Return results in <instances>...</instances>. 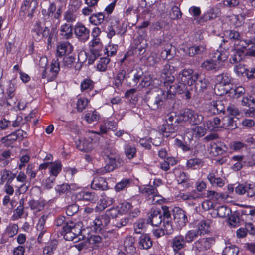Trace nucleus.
<instances>
[{
  "label": "nucleus",
  "instance_id": "obj_30",
  "mask_svg": "<svg viewBox=\"0 0 255 255\" xmlns=\"http://www.w3.org/2000/svg\"><path fill=\"white\" fill-rule=\"evenodd\" d=\"M159 45H166L164 50L161 52V57L166 60H169L173 57V55L171 53L172 45L170 43L166 42L165 40L162 39H157V43Z\"/></svg>",
  "mask_w": 255,
  "mask_h": 255
},
{
  "label": "nucleus",
  "instance_id": "obj_1",
  "mask_svg": "<svg viewBox=\"0 0 255 255\" xmlns=\"http://www.w3.org/2000/svg\"><path fill=\"white\" fill-rule=\"evenodd\" d=\"M190 90L187 84L179 83L170 86V89L167 91L160 90L154 92L147 91L144 97V101L152 110L170 109L174 107L175 103V94H184L186 99L191 98Z\"/></svg>",
  "mask_w": 255,
  "mask_h": 255
},
{
  "label": "nucleus",
  "instance_id": "obj_33",
  "mask_svg": "<svg viewBox=\"0 0 255 255\" xmlns=\"http://www.w3.org/2000/svg\"><path fill=\"white\" fill-rule=\"evenodd\" d=\"M207 178L213 186L222 187L225 184L224 180L220 177H217L213 172H210Z\"/></svg>",
  "mask_w": 255,
  "mask_h": 255
},
{
  "label": "nucleus",
  "instance_id": "obj_51",
  "mask_svg": "<svg viewBox=\"0 0 255 255\" xmlns=\"http://www.w3.org/2000/svg\"><path fill=\"white\" fill-rule=\"evenodd\" d=\"M232 213L230 208L226 206H220L217 209V214L221 218H225Z\"/></svg>",
  "mask_w": 255,
  "mask_h": 255
},
{
  "label": "nucleus",
  "instance_id": "obj_63",
  "mask_svg": "<svg viewBox=\"0 0 255 255\" xmlns=\"http://www.w3.org/2000/svg\"><path fill=\"white\" fill-rule=\"evenodd\" d=\"M75 59V57L73 56H65L63 59V66L67 68H72Z\"/></svg>",
  "mask_w": 255,
  "mask_h": 255
},
{
  "label": "nucleus",
  "instance_id": "obj_28",
  "mask_svg": "<svg viewBox=\"0 0 255 255\" xmlns=\"http://www.w3.org/2000/svg\"><path fill=\"white\" fill-rule=\"evenodd\" d=\"M210 147L212 152L215 155L223 154L228 149L226 145L221 141L212 142L210 143Z\"/></svg>",
  "mask_w": 255,
  "mask_h": 255
},
{
  "label": "nucleus",
  "instance_id": "obj_24",
  "mask_svg": "<svg viewBox=\"0 0 255 255\" xmlns=\"http://www.w3.org/2000/svg\"><path fill=\"white\" fill-rule=\"evenodd\" d=\"M209 111L214 115L224 113L225 107L222 100L213 101L209 105Z\"/></svg>",
  "mask_w": 255,
  "mask_h": 255
},
{
  "label": "nucleus",
  "instance_id": "obj_40",
  "mask_svg": "<svg viewBox=\"0 0 255 255\" xmlns=\"http://www.w3.org/2000/svg\"><path fill=\"white\" fill-rule=\"evenodd\" d=\"M101 119L100 113L96 110L88 111L84 116V119L88 123L97 122Z\"/></svg>",
  "mask_w": 255,
  "mask_h": 255
},
{
  "label": "nucleus",
  "instance_id": "obj_58",
  "mask_svg": "<svg viewBox=\"0 0 255 255\" xmlns=\"http://www.w3.org/2000/svg\"><path fill=\"white\" fill-rule=\"evenodd\" d=\"M188 180V175L186 173L183 171L180 172L179 175L177 177V182L179 184L183 185V186L187 188L189 186Z\"/></svg>",
  "mask_w": 255,
  "mask_h": 255
},
{
  "label": "nucleus",
  "instance_id": "obj_57",
  "mask_svg": "<svg viewBox=\"0 0 255 255\" xmlns=\"http://www.w3.org/2000/svg\"><path fill=\"white\" fill-rule=\"evenodd\" d=\"M89 103V100L85 98H79L77 102L76 108L77 111L82 112L84 109H86Z\"/></svg>",
  "mask_w": 255,
  "mask_h": 255
},
{
  "label": "nucleus",
  "instance_id": "obj_12",
  "mask_svg": "<svg viewBox=\"0 0 255 255\" xmlns=\"http://www.w3.org/2000/svg\"><path fill=\"white\" fill-rule=\"evenodd\" d=\"M74 32L76 37L80 42H85L90 37V30L81 22H77L75 25Z\"/></svg>",
  "mask_w": 255,
  "mask_h": 255
},
{
  "label": "nucleus",
  "instance_id": "obj_7",
  "mask_svg": "<svg viewBox=\"0 0 255 255\" xmlns=\"http://www.w3.org/2000/svg\"><path fill=\"white\" fill-rule=\"evenodd\" d=\"M170 211L173 217L172 221H174L176 227L181 229L185 227L188 221L186 212L179 207L170 208Z\"/></svg>",
  "mask_w": 255,
  "mask_h": 255
},
{
  "label": "nucleus",
  "instance_id": "obj_50",
  "mask_svg": "<svg viewBox=\"0 0 255 255\" xmlns=\"http://www.w3.org/2000/svg\"><path fill=\"white\" fill-rule=\"evenodd\" d=\"M94 87V82L91 79L88 78L84 79L80 84V88L82 92L92 90Z\"/></svg>",
  "mask_w": 255,
  "mask_h": 255
},
{
  "label": "nucleus",
  "instance_id": "obj_25",
  "mask_svg": "<svg viewBox=\"0 0 255 255\" xmlns=\"http://www.w3.org/2000/svg\"><path fill=\"white\" fill-rule=\"evenodd\" d=\"M217 9L209 7V9L204 13V14L200 17L199 23L202 24L208 21H211L215 19L218 16Z\"/></svg>",
  "mask_w": 255,
  "mask_h": 255
},
{
  "label": "nucleus",
  "instance_id": "obj_39",
  "mask_svg": "<svg viewBox=\"0 0 255 255\" xmlns=\"http://www.w3.org/2000/svg\"><path fill=\"white\" fill-rule=\"evenodd\" d=\"M201 67L207 71L213 72L218 71L220 68V66L218 65L217 63L211 59L204 61L201 64Z\"/></svg>",
  "mask_w": 255,
  "mask_h": 255
},
{
  "label": "nucleus",
  "instance_id": "obj_6",
  "mask_svg": "<svg viewBox=\"0 0 255 255\" xmlns=\"http://www.w3.org/2000/svg\"><path fill=\"white\" fill-rule=\"evenodd\" d=\"M32 32L35 33L33 36L38 41L41 40L42 39L47 38L48 45H50L51 44L52 40L55 34L54 30L52 29L50 30L47 27H42L41 26V22L38 20L34 25Z\"/></svg>",
  "mask_w": 255,
  "mask_h": 255
},
{
  "label": "nucleus",
  "instance_id": "obj_61",
  "mask_svg": "<svg viewBox=\"0 0 255 255\" xmlns=\"http://www.w3.org/2000/svg\"><path fill=\"white\" fill-rule=\"evenodd\" d=\"M138 143L141 146L145 149L150 150L151 148V143H152V138L148 137L142 138L139 140Z\"/></svg>",
  "mask_w": 255,
  "mask_h": 255
},
{
  "label": "nucleus",
  "instance_id": "obj_59",
  "mask_svg": "<svg viewBox=\"0 0 255 255\" xmlns=\"http://www.w3.org/2000/svg\"><path fill=\"white\" fill-rule=\"evenodd\" d=\"M18 231V226L17 224H9L6 229V233L9 237L12 238L16 235Z\"/></svg>",
  "mask_w": 255,
  "mask_h": 255
},
{
  "label": "nucleus",
  "instance_id": "obj_35",
  "mask_svg": "<svg viewBox=\"0 0 255 255\" xmlns=\"http://www.w3.org/2000/svg\"><path fill=\"white\" fill-rule=\"evenodd\" d=\"M105 18V15L104 12H97L91 14L89 17V21L92 24L97 26L103 24Z\"/></svg>",
  "mask_w": 255,
  "mask_h": 255
},
{
  "label": "nucleus",
  "instance_id": "obj_53",
  "mask_svg": "<svg viewBox=\"0 0 255 255\" xmlns=\"http://www.w3.org/2000/svg\"><path fill=\"white\" fill-rule=\"evenodd\" d=\"M210 220H201L198 224V229L196 231H199L200 235L204 234L208 231L210 223Z\"/></svg>",
  "mask_w": 255,
  "mask_h": 255
},
{
  "label": "nucleus",
  "instance_id": "obj_43",
  "mask_svg": "<svg viewBox=\"0 0 255 255\" xmlns=\"http://www.w3.org/2000/svg\"><path fill=\"white\" fill-rule=\"evenodd\" d=\"M203 165L202 160L198 158H192L187 160L186 167L188 169L193 170L197 169L202 167Z\"/></svg>",
  "mask_w": 255,
  "mask_h": 255
},
{
  "label": "nucleus",
  "instance_id": "obj_5",
  "mask_svg": "<svg viewBox=\"0 0 255 255\" xmlns=\"http://www.w3.org/2000/svg\"><path fill=\"white\" fill-rule=\"evenodd\" d=\"M178 70L177 66H174L172 62L166 64L161 72V78L164 86L167 89H170V86H173L175 78L173 73Z\"/></svg>",
  "mask_w": 255,
  "mask_h": 255
},
{
  "label": "nucleus",
  "instance_id": "obj_27",
  "mask_svg": "<svg viewBox=\"0 0 255 255\" xmlns=\"http://www.w3.org/2000/svg\"><path fill=\"white\" fill-rule=\"evenodd\" d=\"M74 27L69 23H64L60 26L59 29L60 35L65 39H69L73 37Z\"/></svg>",
  "mask_w": 255,
  "mask_h": 255
},
{
  "label": "nucleus",
  "instance_id": "obj_19",
  "mask_svg": "<svg viewBox=\"0 0 255 255\" xmlns=\"http://www.w3.org/2000/svg\"><path fill=\"white\" fill-rule=\"evenodd\" d=\"M153 245V241L149 234L143 233L138 239L137 248L140 250H148Z\"/></svg>",
  "mask_w": 255,
  "mask_h": 255
},
{
  "label": "nucleus",
  "instance_id": "obj_20",
  "mask_svg": "<svg viewBox=\"0 0 255 255\" xmlns=\"http://www.w3.org/2000/svg\"><path fill=\"white\" fill-rule=\"evenodd\" d=\"M73 50V47L69 42L61 43L57 46L56 56L57 57H62L65 55L70 54Z\"/></svg>",
  "mask_w": 255,
  "mask_h": 255
},
{
  "label": "nucleus",
  "instance_id": "obj_16",
  "mask_svg": "<svg viewBox=\"0 0 255 255\" xmlns=\"http://www.w3.org/2000/svg\"><path fill=\"white\" fill-rule=\"evenodd\" d=\"M129 72H128L122 65L119 72L113 77V83L115 86L116 88L120 87L122 85L124 80H125L126 84L128 85V80L129 78Z\"/></svg>",
  "mask_w": 255,
  "mask_h": 255
},
{
  "label": "nucleus",
  "instance_id": "obj_38",
  "mask_svg": "<svg viewBox=\"0 0 255 255\" xmlns=\"http://www.w3.org/2000/svg\"><path fill=\"white\" fill-rule=\"evenodd\" d=\"M131 179L129 178H123L121 181L117 182L114 187V189L116 192H119L126 190L129 187L131 183Z\"/></svg>",
  "mask_w": 255,
  "mask_h": 255
},
{
  "label": "nucleus",
  "instance_id": "obj_26",
  "mask_svg": "<svg viewBox=\"0 0 255 255\" xmlns=\"http://www.w3.org/2000/svg\"><path fill=\"white\" fill-rule=\"evenodd\" d=\"M93 139L90 138L84 137L78 140V143L77 144V148L79 150L88 152L92 149V143Z\"/></svg>",
  "mask_w": 255,
  "mask_h": 255
},
{
  "label": "nucleus",
  "instance_id": "obj_44",
  "mask_svg": "<svg viewBox=\"0 0 255 255\" xmlns=\"http://www.w3.org/2000/svg\"><path fill=\"white\" fill-rule=\"evenodd\" d=\"M85 230H82L79 224L74 223L73 227L72 228L71 232L73 233L77 240L75 241L77 242L80 240H83L85 237L84 235H82V232Z\"/></svg>",
  "mask_w": 255,
  "mask_h": 255
},
{
  "label": "nucleus",
  "instance_id": "obj_46",
  "mask_svg": "<svg viewBox=\"0 0 255 255\" xmlns=\"http://www.w3.org/2000/svg\"><path fill=\"white\" fill-rule=\"evenodd\" d=\"M140 192L146 196H152L153 197L157 195V190L156 188L152 185H146L143 188H140Z\"/></svg>",
  "mask_w": 255,
  "mask_h": 255
},
{
  "label": "nucleus",
  "instance_id": "obj_42",
  "mask_svg": "<svg viewBox=\"0 0 255 255\" xmlns=\"http://www.w3.org/2000/svg\"><path fill=\"white\" fill-rule=\"evenodd\" d=\"M130 73L133 74V78L132 81H129V79H128V85L129 87H134L137 84L142 78L143 72L141 70H132L130 71Z\"/></svg>",
  "mask_w": 255,
  "mask_h": 255
},
{
  "label": "nucleus",
  "instance_id": "obj_47",
  "mask_svg": "<svg viewBox=\"0 0 255 255\" xmlns=\"http://www.w3.org/2000/svg\"><path fill=\"white\" fill-rule=\"evenodd\" d=\"M50 167L49 172L51 175L57 177L62 170V165L60 161L53 162Z\"/></svg>",
  "mask_w": 255,
  "mask_h": 255
},
{
  "label": "nucleus",
  "instance_id": "obj_60",
  "mask_svg": "<svg viewBox=\"0 0 255 255\" xmlns=\"http://www.w3.org/2000/svg\"><path fill=\"white\" fill-rule=\"evenodd\" d=\"M238 118L235 117H230L227 116L224 119V120L227 121L226 127L228 128L235 129L238 127L237 125V121Z\"/></svg>",
  "mask_w": 255,
  "mask_h": 255
},
{
  "label": "nucleus",
  "instance_id": "obj_48",
  "mask_svg": "<svg viewBox=\"0 0 255 255\" xmlns=\"http://www.w3.org/2000/svg\"><path fill=\"white\" fill-rule=\"evenodd\" d=\"M15 177L16 174L12 173L11 171L5 169L3 170L1 181L4 182L5 180H7V183L11 184Z\"/></svg>",
  "mask_w": 255,
  "mask_h": 255
},
{
  "label": "nucleus",
  "instance_id": "obj_49",
  "mask_svg": "<svg viewBox=\"0 0 255 255\" xmlns=\"http://www.w3.org/2000/svg\"><path fill=\"white\" fill-rule=\"evenodd\" d=\"M200 231L196 230H191L188 231L184 238L187 243H190L196 239L200 235Z\"/></svg>",
  "mask_w": 255,
  "mask_h": 255
},
{
  "label": "nucleus",
  "instance_id": "obj_23",
  "mask_svg": "<svg viewBox=\"0 0 255 255\" xmlns=\"http://www.w3.org/2000/svg\"><path fill=\"white\" fill-rule=\"evenodd\" d=\"M186 242L182 235L175 236L171 241L172 247L175 252H178L186 247Z\"/></svg>",
  "mask_w": 255,
  "mask_h": 255
},
{
  "label": "nucleus",
  "instance_id": "obj_18",
  "mask_svg": "<svg viewBox=\"0 0 255 255\" xmlns=\"http://www.w3.org/2000/svg\"><path fill=\"white\" fill-rule=\"evenodd\" d=\"M206 45L204 44L197 45L193 44L192 46L187 47L184 49V52L189 57H193L196 55H201L205 52Z\"/></svg>",
  "mask_w": 255,
  "mask_h": 255
},
{
  "label": "nucleus",
  "instance_id": "obj_37",
  "mask_svg": "<svg viewBox=\"0 0 255 255\" xmlns=\"http://www.w3.org/2000/svg\"><path fill=\"white\" fill-rule=\"evenodd\" d=\"M124 152L126 156L129 160L136 156L137 149L134 145L128 143L124 145Z\"/></svg>",
  "mask_w": 255,
  "mask_h": 255
},
{
  "label": "nucleus",
  "instance_id": "obj_54",
  "mask_svg": "<svg viewBox=\"0 0 255 255\" xmlns=\"http://www.w3.org/2000/svg\"><path fill=\"white\" fill-rule=\"evenodd\" d=\"M174 145L176 147L181 149L184 152L190 151L192 149L190 144L177 138H176L174 140Z\"/></svg>",
  "mask_w": 255,
  "mask_h": 255
},
{
  "label": "nucleus",
  "instance_id": "obj_17",
  "mask_svg": "<svg viewBox=\"0 0 255 255\" xmlns=\"http://www.w3.org/2000/svg\"><path fill=\"white\" fill-rule=\"evenodd\" d=\"M117 210L114 208L110 209L106 213L98 216L96 218L100 224V226L104 230L107 229V226L110 222V216L113 218L117 217Z\"/></svg>",
  "mask_w": 255,
  "mask_h": 255
},
{
  "label": "nucleus",
  "instance_id": "obj_34",
  "mask_svg": "<svg viewBox=\"0 0 255 255\" xmlns=\"http://www.w3.org/2000/svg\"><path fill=\"white\" fill-rule=\"evenodd\" d=\"M228 57V54L226 51L213 52L211 54V59L216 63L219 64L220 62L226 61Z\"/></svg>",
  "mask_w": 255,
  "mask_h": 255
},
{
  "label": "nucleus",
  "instance_id": "obj_56",
  "mask_svg": "<svg viewBox=\"0 0 255 255\" xmlns=\"http://www.w3.org/2000/svg\"><path fill=\"white\" fill-rule=\"evenodd\" d=\"M16 89L15 80L13 79L10 80L7 89V99H12L14 96V92Z\"/></svg>",
  "mask_w": 255,
  "mask_h": 255
},
{
  "label": "nucleus",
  "instance_id": "obj_3",
  "mask_svg": "<svg viewBox=\"0 0 255 255\" xmlns=\"http://www.w3.org/2000/svg\"><path fill=\"white\" fill-rule=\"evenodd\" d=\"M180 124L177 116L167 115L166 123L159 128V131L163 137L174 138L177 131L178 124Z\"/></svg>",
  "mask_w": 255,
  "mask_h": 255
},
{
  "label": "nucleus",
  "instance_id": "obj_45",
  "mask_svg": "<svg viewBox=\"0 0 255 255\" xmlns=\"http://www.w3.org/2000/svg\"><path fill=\"white\" fill-rule=\"evenodd\" d=\"M118 20L112 21L110 23L107 27V30L105 31L107 34V37L111 39L116 34H117L116 28L118 27Z\"/></svg>",
  "mask_w": 255,
  "mask_h": 255
},
{
  "label": "nucleus",
  "instance_id": "obj_14",
  "mask_svg": "<svg viewBox=\"0 0 255 255\" xmlns=\"http://www.w3.org/2000/svg\"><path fill=\"white\" fill-rule=\"evenodd\" d=\"M99 197L95 192L83 190L75 195V199L78 201H85L95 203L98 200Z\"/></svg>",
  "mask_w": 255,
  "mask_h": 255
},
{
  "label": "nucleus",
  "instance_id": "obj_11",
  "mask_svg": "<svg viewBox=\"0 0 255 255\" xmlns=\"http://www.w3.org/2000/svg\"><path fill=\"white\" fill-rule=\"evenodd\" d=\"M197 77V79H195L194 84L195 92L197 94H199L205 90L210 89L211 86L209 78L205 75L198 73Z\"/></svg>",
  "mask_w": 255,
  "mask_h": 255
},
{
  "label": "nucleus",
  "instance_id": "obj_62",
  "mask_svg": "<svg viewBox=\"0 0 255 255\" xmlns=\"http://www.w3.org/2000/svg\"><path fill=\"white\" fill-rule=\"evenodd\" d=\"M76 15L73 13V9L69 8L64 14V19L67 23H72L76 20Z\"/></svg>",
  "mask_w": 255,
  "mask_h": 255
},
{
  "label": "nucleus",
  "instance_id": "obj_32",
  "mask_svg": "<svg viewBox=\"0 0 255 255\" xmlns=\"http://www.w3.org/2000/svg\"><path fill=\"white\" fill-rule=\"evenodd\" d=\"M135 238L132 236L127 237L124 242V247L125 251L128 253L133 254L136 252L135 247Z\"/></svg>",
  "mask_w": 255,
  "mask_h": 255
},
{
  "label": "nucleus",
  "instance_id": "obj_13",
  "mask_svg": "<svg viewBox=\"0 0 255 255\" xmlns=\"http://www.w3.org/2000/svg\"><path fill=\"white\" fill-rule=\"evenodd\" d=\"M215 81L216 84L215 86L214 90L217 94L219 92H221L223 89H226L223 88L220 90L219 88L222 86H225L230 84L233 81V78L230 74L228 73H223L216 76Z\"/></svg>",
  "mask_w": 255,
  "mask_h": 255
},
{
  "label": "nucleus",
  "instance_id": "obj_64",
  "mask_svg": "<svg viewBox=\"0 0 255 255\" xmlns=\"http://www.w3.org/2000/svg\"><path fill=\"white\" fill-rule=\"evenodd\" d=\"M245 15L244 14L234 15L232 20H234V24L235 27H240L244 23Z\"/></svg>",
  "mask_w": 255,
  "mask_h": 255
},
{
  "label": "nucleus",
  "instance_id": "obj_4",
  "mask_svg": "<svg viewBox=\"0 0 255 255\" xmlns=\"http://www.w3.org/2000/svg\"><path fill=\"white\" fill-rule=\"evenodd\" d=\"M180 124L183 122H188L193 125L201 124L204 120V117L190 109H185L176 115Z\"/></svg>",
  "mask_w": 255,
  "mask_h": 255
},
{
  "label": "nucleus",
  "instance_id": "obj_55",
  "mask_svg": "<svg viewBox=\"0 0 255 255\" xmlns=\"http://www.w3.org/2000/svg\"><path fill=\"white\" fill-rule=\"evenodd\" d=\"M110 61V59L108 56L101 58L97 65V70L101 72L105 71L107 68V65L109 63Z\"/></svg>",
  "mask_w": 255,
  "mask_h": 255
},
{
  "label": "nucleus",
  "instance_id": "obj_52",
  "mask_svg": "<svg viewBox=\"0 0 255 255\" xmlns=\"http://www.w3.org/2000/svg\"><path fill=\"white\" fill-rule=\"evenodd\" d=\"M239 249L235 245L226 247L223 251L222 255H238Z\"/></svg>",
  "mask_w": 255,
  "mask_h": 255
},
{
  "label": "nucleus",
  "instance_id": "obj_10",
  "mask_svg": "<svg viewBox=\"0 0 255 255\" xmlns=\"http://www.w3.org/2000/svg\"><path fill=\"white\" fill-rule=\"evenodd\" d=\"M214 242L213 238H201L192 245V250L196 253H204L209 250Z\"/></svg>",
  "mask_w": 255,
  "mask_h": 255
},
{
  "label": "nucleus",
  "instance_id": "obj_2",
  "mask_svg": "<svg viewBox=\"0 0 255 255\" xmlns=\"http://www.w3.org/2000/svg\"><path fill=\"white\" fill-rule=\"evenodd\" d=\"M147 223L152 226H158L162 223L163 225L172 224V218L170 208L166 205L162 206L160 208H152L148 212Z\"/></svg>",
  "mask_w": 255,
  "mask_h": 255
},
{
  "label": "nucleus",
  "instance_id": "obj_31",
  "mask_svg": "<svg viewBox=\"0 0 255 255\" xmlns=\"http://www.w3.org/2000/svg\"><path fill=\"white\" fill-rule=\"evenodd\" d=\"M60 71V64L58 59H53L51 64L50 72L52 73L51 75L49 74L47 76V80L48 81H53L57 77L58 74Z\"/></svg>",
  "mask_w": 255,
  "mask_h": 255
},
{
  "label": "nucleus",
  "instance_id": "obj_9",
  "mask_svg": "<svg viewBox=\"0 0 255 255\" xmlns=\"http://www.w3.org/2000/svg\"><path fill=\"white\" fill-rule=\"evenodd\" d=\"M105 160L106 162V168H107L108 171L111 172L122 166L124 162L120 155L112 153L106 155Z\"/></svg>",
  "mask_w": 255,
  "mask_h": 255
},
{
  "label": "nucleus",
  "instance_id": "obj_41",
  "mask_svg": "<svg viewBox=\"0 0 255 255\" xmlns=\"http://www.w3.org/2000/svg\"><path fill=\"white\" fill-rule=\"evenodd\" d=\"M19 134L17 132H13L11 134L2 137L1 139V142L6 146L10 147L12 146V144L18 139Z\"/></svg>",
  "mask_w": 255,
  "mask_h": 255
},
{
  "label": "nucleus",
  "instance_id": "obj_21",
  "mask_svg": "<svg viewBox=\"0 0 255 255\" xmlns=\"http://www.w3.org/2000/svg\"><path fill=\"white\" fill-rule=\"evenodd\" d=\"M245 90L242 86H239L236 88H230V89H223L221 92H218L217 95L220 96L229 94V96L233 98H238L245 93Z\"/></svg>",
  "mask_w": 255,
  "mask_h": 255
},
{
  "label": "nucleus",
  "instance_id": "obj_36",
  "mask_svg": "<svg viewBox=\"0 0 255 255\" xmlns=\"http://www.w3.org/2000/svg\"><path fill=\"white\" fill-rule=\"evenodd\" d=\"M224 36L233 42L241 41V33L235 29L225 30L223 32Z\"/></svg>",
  "mask_w": 255,
  "mask_h": 255
},
{
  "label": "nucleus",
  "instance_id": "obj_29",
  "mask_svg": "<svg viewBox=\"0 0 255 255\" xmlns=\"http://www.w3.org/2000/svg\"><path fill=\"white\" fill-rule=\"evenodd\" d=\"M163 227V228H159L152 230L153 235L157 238H160L164 235H171L174 231L172 224L169 225V228L167 227V225H164Z\"/></svg>",
  "mask_w": 255,
  "mask_h": 255
},
{
  "label": "nucleus",
  "instance_id": "obj_22",
  "mask_svg": "<svg viewBox=\"0 0 255 255\" xmlns=\"http://www.w3.org/2000/svg\"><path fill=\"white\" fill-rule=\"evenodd\" d=\"M91 187L94 190H106L108 189L106 179L99 176L95 177L91 184Z\"/></svg>",
  "mask_w": 255,
  "mask_h": 255
},
{
  "label": "nucleus",
  "instance_id": "obj_8",
  "mask_svg": "<svg viewBox=\"0 0 255 255\" xmlns=\"http://www.w3.org/2000/svg\"><path fill=\"white\" fill-rule=\"evenodd\" d=\"M197 76L198 72L194 73L192 69H184L177 75V80L179 83L187 84L190 87L194 84Z\"/></svg>",
  "mask_w": 255,
  "mask_h": 255
},
{
  "label": "nucleus",
  "instance_id": "obj_15",
  "mask_svg": "<svg viewBox=\"0 0 255 255\" xmlns=\"http://www.w3.org/2000/svg\"><path fill=\"white\" fill-rule=\"evenodd\" d=\"M117 208L120 213H129L130 216L132 217H136L140 213L137 208L133 209L131 203L125 200L120 202L117 206Z\"/></svg>",
  "mask_w": 255,
  "mask_h": 255
}]
</instances>
